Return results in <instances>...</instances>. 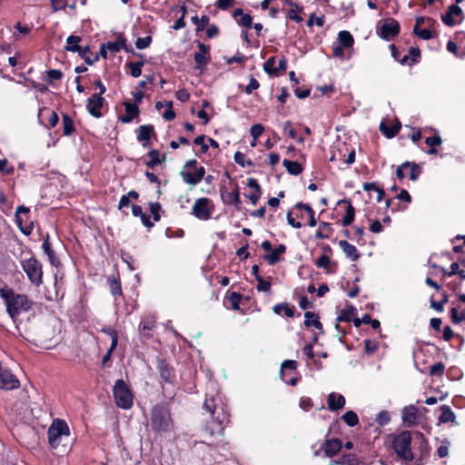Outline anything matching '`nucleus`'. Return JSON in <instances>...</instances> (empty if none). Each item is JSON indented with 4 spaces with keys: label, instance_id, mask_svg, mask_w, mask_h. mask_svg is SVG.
<instances>
[{
    "label": "nucleus",
    "instance_id": "nucleus-8",
    "mask_svg": "<svg viewBox=\"0 0 465 465\" xmlns=\"http://www.w3.org/2000/svg\"><path fill=\"white\" fill-rule=\"evenodd\" d=\"M210 200L208 198H199L194 202L192 213L201 220H208L211 217L212 210L209 207Z\"/></svg>",
    "mask_w": 465,
    "mask_h": 465
},
{
    "label": "nucleus",
    "instance_id": "nucleus-31",
    "mask_svg": "<svg viewBox=\"0 0 465 465\" xmlns=\"http://www.w3.org/2000/svg\"><path fill=\"white\" fill-rule=\"evenodd\" d=\"M63 129L64 135H70L74 131V123L67 114L63 115Z\"/></svg>",
    "mask_w": 465,
    "mask_h": 465
},
{
    "label": "nucleus",
    "instance_id": "nucleus-29",
    "mask_svg": "<svg viewBox=\"0 0 465 465\" xmlns=\"http://www.w3.org/2000/svg\"><path fill=\"white\" fill-rule=\"evenodd\" d=\"M159 371H160V376L162 380H163L166 382H171L172 379L173 377V373L172 369L165 364L164 362H161L159 364Z\"/></svg>",
    "mask_w": 465,
    "mask_h": 465
},
{
    "label": "nucleus",
    "instance_id": "nucleus-42",
    "mask_svg": "<svg viewBox=\"0 0 465 465\" xmlns=\"http://www.w3.org/2000/svg\"><path fill=\"white\" fill-rule=\"evenodd\" d=\"M111 337H112V344L106 353L105 356H104L103 358V361H106L109 358H110V354L111 352L115 349V347L117 346V334L115 331H111Z\"/></svg>",
    "mask_w": 465,
    "mask_h": 465
},
{
    "label": "nucleus",
    "instance_id": "nucleus-60",
    "mask_svg": "<svg viewBox=\"0 0 465 465\" xmlns=\"http://www.w3.org/2000/svg\"><path fill=\"white\" fill-rule=\"evenodd\" d=\"M194 143L197 144V145H201L203 153H206L207 152L208 145L205 143V136L204 135L197 136L194 139Z\"/></svg>",
    "mask_w": 465,
    "mask_h": 465
},
{
    "label": "nucleus",
    "instance_id": "nucleus-33",
    "mask_svg": "<svg viewBox=\"0 0 465 465\" xmlns=\"http://www.w3.org/2000/svg\"><path fill=\"white\" fill-rule=\"evenodd\" d=\"M288 4L292 7L288 13V17L296 22L302 21V18L298 15V13L302 11V8L292 2H288Z\"/></svg>",
    "mask_w": 465,
    "mask_h": 465
},
{
    "label": "nucleus",
    "instance_id": "nucleus-14",
    "mask_svg": "<svg viewBox=\"0 0 465 465\" xmlns=\"http://www.w3.org/2000/svg\"><path fill=\"white\" fill-rule=\"evenodd\" d=\"M345 404V398L335 392H331L328 396V407L331 411L342 409Z\"/></svg>",
    "mask_w": 465,
    "mask_h": 465
},
{
    "label": "nucleus",
    "instance_id": "nucleus-62",
    "mask_svg": "<svg viewBox=\"0 0 465 465\" xmlns=\"http://www.w3.org/2000/svg\"><path fill=\"white\" fill-rule=\"evenodd\" d=\"M228 196L235 206H238L241 203L240 193L237 188L233 192L229 193Z\"/></svg>",
    "mask_w": 465,
    "mask_h": 465
},
{
    "label": "nucleus",
    "instance_id": "nucleus-56",
    "mask_svg": "<svg viewBox=\"0 0 465 465\" xmlns=\"http://www.w3.org/2000/svg\"><path fill=\"white\" fill-rule=\"evenodd\" d=\"M331 262L330 258L327 255H322L317 261L316 265L320 268H327Z\"/></svg>",
    "mask_w": 465,
    "mask_h": 465
},
{
    "label": "nucleus",
    "instance_id": "nucleus-21",
    "mask_svg": "<svg viewBox=\"0 0 465 465\" xmlns=\"http://www.w3.org/2000/svg\"><path fill=\"white\" fill-rule=\"evenodd\" d=\"M155 324V320L153 316H147L143 319L140 324V331L143 332L145 336H150V331L153 329Z\"/></svg>",
    "mask_w": 465,
    "mask_h": 465
},
{
    "label": "nucleus",
    "instance_id": "nucleus-36",
    "mask_svg": "<svg viewBox=\"0 0 465 465\" xmlns=\"http://www.w3.org/2000/svg\"><path fill=\"white\" fill-rule=\"evenodd\" d=\"M143 63V62H130L127 64V66L131 69V74L134 77H139L142 74V66Z\"/></svg>",
    "mask_w": 465,
    "mask_h": 465
},
{
    "label": "nucleus",
    "instance_id": "nucleus-6",
    "mask_svg": "<svg viewBox=\"0 0 465 465\" xmlns=\"http://www.w3.org/2000/svg\"><path fill=\"white\" fill-rule=\"evenodd\" d=\"M152 426L158 431H166L171 427V417L168 410L155 406L152 411Z\"/></svg>",
    "mask_w": 465,
    "mask_h": 465
},
{
    "label": "nucleus",
    "instance_id": "nucleus-44",
    "mask_svg": "<svg viewBox=\"0 0 465 465\" xmlns=\"http://www.w3.org/2000/svg\"><path fill=\"white\" fill-rule=\"evenodd\" d=\"M264 128L261 124H256L251 127L250 134L253 140H257V138L263 133Z\"/></svg>",
    "mask_w": 465,
    "mask_h": 465
},
{
    "label": "nucleus",
    "instance_id": "nucleus-7",
    "mask_svg": "<svg viewBox=\"0 0 465 465\" xmlns=\"http://www.w3.org/2000/svg\"><path fill=\"white\" fill-rule=\"evenodd\" d=\"M400 32V25L393 18H387L381 22L379 28V35L386 40L396 36Z\"/></svg>",
    "mask_w": 465,
    "mask_h": 465
},
{
    "label": "nucleus",
    "instance_id": "nucleus-49",
    "mask_svg": "<svg viewBox=\"0 0 465 465\" xmlns=\"http://www.w3.org/2000/svg\"><path fill=\"white\" fill-rule=\"evenodd\" d=\"M160 210H161L160 203H150V212L153 214L154 221H156V222L159 221L161 218L160 213H159Z\"/></svg>",
    "mask_w": 465,
    "mask_h": 465
},
{
    "label": "nucleus",
    "instance_id": "nucleus-34",
    "mask_svg": "<svg viewBox=\"0 0 465 465\" xmlns=\"http://www.w3.org/2000/svg\"><path fill=\"white\" fill-rule=\"evenodd\" d=\"M275 61V57L272 56L263 64L264 71L271 75H275L278 73V69H276V67L274 66Z\"/></svg>",
    "mask_w": 465,
    "mask_h": 465
},
{
    "label": "nucleus",
    "instance_id": "nucleus-4",
    "mask_svg": "<svg viewBox=\"0 0 465 465\" xmlns=\"http://www.w3.org/2000/svg\"><path fill=\"white\" fill-rule=\"evenodd\" d=\"M21 265L23 271L27 275L29 281L33 284L39 286L43 282V272L41 263L35 258L30 257L28 259L23 260L21 262Z\"/></svg>",
    "mask_w": 465,
    "mask_h": 465
},
{
    "label": "nucleus",
    "instance_id": "nucleus-59",
    "mask_svg": "<svg viewBox=\"0 0 465 465\" xmlns=\"http://www.w3.org/2000/svg\"><path fill=\"white\" fill-rule=\"evenodd\" d=\"M425 143L429 146L434 147V146L440 145L442 143V141H441V138L440 136H432V137L426 138Z\"/></svg>",
    "mask_w": 465,
    "mask_h": 465
},
{
    "label": "nucleus",
    "instance_id": "nucleus-12",
    "mask_svg": "<svg viewBox=\"0 0 465 465\" xmlns=\"http://www.w3.org/2000/svg\"><path fill=\"white\" fill-rule=\"evenodd\" d=\"M418 419H419V412H418V409L415 406L410 405L403 409L402 420L408 427H411L414 424H416L418 421Z\"/></svg>",
    "mask_w": 465,
    "mask_h": 465
},
{
    "label": "nucleus",
    "instance_id": "nucleus-24",
    "mask_svg": "<svg viewBox=\"0 0 465 465\" xmlns=\"http://www.w3.org/2000/svg\"><path fill=\"white\" fill-rule=\"evenodd\" d=\"M441 414L439 418L440 423H447L455 420V414L448 405H443L440 408Z\"/></svg>",
    "mask_w": 465,
    "mask_h": 465
},
{
    "label": "nucleus",
    "instance_id": "nucleus-53",
    "mask_svg": "<svg viewBox=\"0 0 465 465\" xmlns=\"http://www.w3.org/2000/svg\"><path fill=\"white\" fill-rule=\"evenodd\" d=\"M172 104L173 103L172 102H168L166 104V106L168 107V109L163 113V117L166 120V121H172L173 119H174L175 117V114L174 112L172 110Z\"/></svg>",
    "mask_w": 465,
    "mask_h": 465
},
{
    "label": "nucleus",
    "instance_id": "nucleus-41",
    "mask_svg": "<svg viewBox=\"0 0 465 465\" xmlns=\"http://www.w3.org/2000/svg\"><path fill=\"white\" fill-rule=\"evenodd\" d=\"M448 302V295L443 294V298L440 302H435L433 300L430 301V307L436 310L437 312H443V306Z\"/></svg>",
    "mask_w": 465,
    "mask_h": 465
},
{
    "label": "nucleus",
    "instance_id": "nucleus-16",
    "mask_svg": "<svg viewBox=\"0 0 465 465\" xmlns=\"http://www.w3.org/2000/svg\"><path fill=\"white\" fill-rule=\"evenodd\" d=\"M341 448V441L338 439L328 440L325 441L323 450L328 457L337 454Z\"/></svg>",
    "mask_w": 465,
    "mask_h": 465
},
{
    "label": "nucleus",
    "instance_id": "nucleus-19",
    "mask_svg": "<svg viewBox=\"0 0 465 465\" xmlns=\"http://www.w3.org/2000/svg\"><path fill=\"white\" fill-rule=\"evenodd\" d=\"M81 37L78 35H70L66 39V46L64 49L69 52L82 53V46L79 45Z\"/></svg>",
    "mask_w": 465,
    "mask_h": 465
},
{
    "label": "nucleus",
    "instance_id": "nucleus-25",
    "mask_svg": "<svg viewBox=\"0 0 465 465\" xmlns=\"http://www.w3.org/2000/svg\"><path fill=\"white\" fill-rule=\"evenodd\" d=\"M282 164L290 174L298 175L302 172V168L298 162L285 159L283 160Z\"/></svg>",
    "mask_w": 465,
    "mask_h": 465
},
{
    "label": "nucleus",
    "instance_id": "nucleus-47",
    "mask_svg": "<svg viewBox=\"0 0 465 465\" xmlns=\"http://www.w3.org/2000/svg\"><path fill=\"white\" fill-rule=\"evenodd\" d=\"M191 20L193 24L199 25L198 30H203V27L208 24L209 17L207 15H203L201 19H199L197 16H193Z\"/></svg>",
    "mask_w": 465,
    "mask_h": 465
},
{
    "label": "nucleus",
    "instance_id": "nucleus-28",
    "mask_svg": "<svg viewBox=\"0 0 465 465\" xmlns=\"http://www.w3.org/2000/svg\"><path fill=\"white\" fill-rule=\"evenodd\" d=\"M338 39L343 47H351L354 43L352 35L348 31H341L338 35Z\"/></svg>",
    "mask_w": 465,
    "mask_h": 465
},
{
    "label": "nucleus",
    "instance_id": "nucleus-48",
    "mask_svg": "<svg viewBox=\"0 0 465 465\" xmlns=\"http://www.w3.org/2000/svg\"><path fill=\"white\" fill-rule=\"evenodd\" d=\"M376 421L381 426H383V425L387 424L390 421V415H389V413L387 411H382L379 412L378 415H377V418H376Z\"/></svg>",
    "mask_w": 465,
    "mask_h": 465
},
{
    "label": "nucleus",
    "instance_id": "nucleus-1",
    "mask_svg": "<svg viewBox=\"0 0 465 465\" xmlns=\"http://www.w3.org/2000/svg\"><path fill=\"white\" fill-rule=\"evenodd\" d=\"M0 296L6 303V312L15 320L22 312L32 307V302L25 294H16L12 289H0Z\"/></svg>",
    "mask_w": 465,
    "mask_h": 465
},
{
    "label": "nucleus",
    "instance_id": "nucleus-51",
    "mask_svg": "<svg viewBox=\"0 0 465 465\" xmlns=\"http://www.w3.org/2000/svg\"><path fill=\"white\" fill-rule=\"evenodd\" d=\"M330 228L331 227H330L329 223H322L320 224L319 230L316 232V237L319 238V239H323V238L328 237V235L326 233H324V232L330 230Z\"/></svg>",
    "mask_w": 465,
    "mask_h": 465
},
{
    "label": "nucleus",
    "instance_id": "nucleus-5",
    "mask_svg": "<svg viewBox=\"0 0 465 465\" xmlns=\"http://www.w3.org/2000/svg\"><path fill=\"white\" fill-rule=\"evenodd\" d=\"M48 442L52 448H57L61 443L63 436L69 435V428L63 420H54L47 431Z\"/></svg>",
    "mask_w": 465,
    "mask_h": 465
},
{
    "label": "nucleus",
    "instance_id": "nucleus-23",
    "mask_svg": "<svg viewBox=\"0 0 465 465\" xmlns=\"http://www.w3.org/2000/svg\"><path fill=\"white\" fill-rule=\"evenodd\" d=\"M304 317H305L304 325L306 327L313 326L316 329H318L321 331H322V324L321 323L319 319L317 317H315L314 312H306L305 314H304Z\"/></svg>",
    "mask_w": 465,
    "mask_h": 465
},
{
    "label": "nucleus",
    "instance_id": "nucleus-54",
    "mask_svg": "<svg viewBox=\"0 0 465 465\" xmlns=\"http://www.w3.org/2000/svg\"><path fill=\"white\" fill-rule=\"evenodd\" d=\"M46 74L50 80H60L63 77V73L56 69L48 70Z\"/></svg>",
    "mask_w": 465,
    "mask_h": 465
},
{
    "label": "nucleus",
    "instance_id": "nucleus-63",
    "mask_svg": "<svg viewBox=\"0 0 465 465\" xmlns=\"http://www.w3.org/2000/svg\"><path fill=\"white\" fill-rule=\"evenodd\" d=\"M247 186L249 188H252L253 189L255 192H260L261 193V186L260 184L258 183L257 180L254 179V178H249L248 181H247Z\"/></svg>",
    "mask_w": 465,
    "mask_h": 465
},
{
    "label": "nucleus",
    "instance_id": "nucleus-45",
    "mask_svg": "<svg viewBox=\"0 0 465 465\" xmlns=\"http://www.w3.org/2000/svg\"><path fill=\"white\" fill-rule=\"evenodd\" d=\"M89 53V47L88 46H85V47H82V53H78L79 55L84 59L85 63H87L88 64H93L94 61H96L98 59V54H95L94 57L93 59H91L87 54Z\"/></svg>",
    "mask_w": 465,
    "mask_h": 465
},
{
    "label": "nucleus",
    "instance_id": "nucleus-39",
    "mask_svg": "<svg viewBox=\"0 0 465 465\" xmlns=\"http://www.w3.org/2000/svg\"><path fill=\"white\" fill-rule=\"evenodd\" d=\"M258 285L257 290L268 292L271 290V282L268 281H265L262 276L257 275Z\"/></svg>",
    "mask_w": 465,
    "mask_h": 465
},
{
    "label": "nucleus",
    "instance_id": "nucleus-35",
    "mask_svg": "<svg viewBox=\"0 0 465 465\" xmlns=\"http://www.w3.org/2000/svg\"><path fill=\"white\" fill-rule=\"evenodd\" d=\"M353 220H354V208L351 203H349L346 207V213L342 220V225L348 226L353 222Z\"/></svg>",
    "mask_w": 465,
    "mask_h": 465
},
{
    "label": "nucleus",
    "instance_id": "nucleus-9",
    "mask_svg": "<svg viewBox=\"0 0 465 465\" xmlns=\"http://www.w3.org/2000/svg\"><path fill=\"white\" fill-rule=\"evenodd\" d=\"M204 174L205 169L203 166L196 169V172L194 173L184 169H182L180 172V175L183 181L191 186H195L197 183H199L204 177Z\"/></svg>",
    "mask_w": 465,
    "mask_h": 465
},
{
    "label": "nucleus",
    "instance_id": "nucleus-27",
    "mask_svg": "<svg viewBox=\"0 0 465 465\" xmlns=\"http://www.w3.org/2000/svg\"><path fill=\"white\" fill-rule=\"evenodd\" d=\"M104 46H106V48L113 53L119 52L121 49H125L126 51H128L125 45V39L123 37H119L114 42H108L104 44Z\"/></svg>",
    "mask_w": 465,
    "mask_h": 465
},
{
    "label": "nucleus",
    "instance_id": "nucleus-46",
    "mask_svg": "<svg viewBox=\"0 0 465 465\" xmlns=\"http://www.w3.org/2000/svg\"><path fill=\"white\" fill-rule=\"evenodd\" d=\"M444 364L442 362H437L430 366V375H442L444 371Z\"/></svg>",
    "mask_w": 465,
    "mask_h": 465
},
{
    "label": "nucleus",
    "instance_id": "nucleus-22",
    "mask_svg": "<svg viewBox=\"0 0 465 465\" xmlns=\"http://www.w3.org/2000/svg\"><path fill=\"white\" fill-rule=\"evenodd\" d=\"M401 129V124L398 122L391 127H388L385 123L381 122L380 124L381 132L388 138L395 136Z\"/></svg>",
    "mask_w": 465,
    "mask_h": 465
},
{
    "label": "nucleus",
    "instance_id": "nucleus-61",
    "mask_svg": "<svg viewBox=\"0 0 465 465\" xmlns=\"http://www.w3.org/2000/svg\"><path fill=\"white\" fill-rule=\"evenodd\" d=\"M414 34L424 40H429L432 37V33L429 29L420 28L418 29V32Z\"/></svg>",
    "mask_w": 465,
    "mask_h": 465
},
{
    "label": "nucleus",
    "instance_id": "nucleus-2",
    "mask_svg": "<svg viewBox=\"0 0 465 465\" xmlns=\"http://www.w3.org/2000/svg\"><path fill=\"white\" fill-rule=\"evenodd\" d=\"M411 436L409 431H402L394 437L392 447L396 454L406 461L413 460V454L411 450Z\"/></svg>",
    "mask_w": 465,
    "mask_h": 465
},
{
    "label": "nucleus",
    "instance_id": "nucleus-43",
    "mask_svg": "<svg viewBox=\"0 0 465 465\" xmlns=\"http://www.w3.org/2000/svg\"><path fill=\"white\" fill-rule=\"evenodd\" d=\"M124 105L127 114L132 115L134 117H135L138 114L139 109L136 104H132L130 102H124Z\"/></svg>",
    "mask_w": 465,
    "mask_h": 465
},
{
    "label": "nucleus",
    "instance_id": "nucleus-52",
    "mask_svg": "<svg viewBox=\"0 0 465 465\" xmlns=\"http://www.w3.org/2000/svg\"><path fill=\"white\" fill-rule=\"evenodd\" d=\"M365 351L367 353H372L378 349V343L370 340L364 341Z\"/></svg>",
    "mask_w": 465,
    "mask_h": 465
},
{
    "label": "nucleus",
    "instance_id": "nucleus-55",
    "mask_svg": "<svg viewBox=\"0 0 465 465\" xmlns=\"http://www.w3.org/2000/svg\"><path fill=\"white\" fill-rule=\"evenodd\" d=\"M259 86H260L259 82L256 79H254L253 77H252L250 79L249 84L245 87V92H246V94H252V92L253 90L258 89Z\"/></svg>",
    "mask_w": 465,
    "mask_h": 465
},
{
    "label": "nucleus",
    "instance_id": "nucleus-32",
    "mask_svg": "<svg viewBox=\"0 0 465 465\" xmlns=\"http://www.w3.org/2000/svg\"><path fill=\"white\" fill-rule=\"evenodd\" d=\"M342 420L349 426H355L359 422L357 414L352 411H348L342 416Z\"/></svg>",
    "mask_w": 465,
    "mask_h": 465
},
{
    "label": "nucleus",
    "instance_id": "nucleus-30",
    "mask_svg": "<svg viewBox=\"0 0 465 465\" xmlns=\"http://www.w3.org/2000/svg\"><path fill=\"white\" fill-rule=\"evenodd\" d=\"M213 429L210 430V435H214L215 433L220 438L216 441H212L210 444L213 445H219L223 441V427L222 426V421H218L217 423L213 424Z\"/></svg>",
    "mask_w": 465,
    "mask_h": 465
},
{
    "label": "nucleus",
    "instance_id": "nucleus-50",
    "mask_svg": "<svg viewBox=\"0 0 465 465\" xmlns=\"http://www.w3.org/2000/svg\"><path fill=\"white\" fill-rule=\"evenodd\" d=\"M229 300L232 303V308L233 310H238L240 300H241V295L239 293L233 292L230 294Z\"/></svg>",
    "mask_w": 465,
    "mask_h": 465
},
{
    "label": "nucleus",
    "instance_id": "nucleus-26",
    "mask_svg": "<svg viewBox=\"0 0 465 465\" xmlns=\"http://www.w3.org/2000/svg\"><path fill=\"white\" fill-rule=\"evenodd\" d=\"M234 18L237 19L238 16L241 18L238 20V23L244 26V27H250L252 25V18L248 14H243L242 10L241 8L235 9L233 12Z\"/></svg>",
    "mask_w": 465,
    "mask_h": 465
},
{
    "label": "nucleus",
    "instance_id": "nucleus-3",
    "mask_svg": "<svg viewBox=\"0 0 465 465\" xmlns=\"http://www.w3.org/2000/svg\"><path fill=\"white\" fill-rule=\"evenodd\" d=\"M115 403L122 409H130L133 405V394L123 380H117L114 387Z\"/></svg>",
    "mask_w": 465,
    "mask_h": 465
},
{
    "label": "nucleus",
    "instance_id": "nucleus-20",
    "mask_svg": "<svg viewBox=\"0 0 465 465\" xmlns=\"http://www.w3.org/2000/svg\"><path fill=\"white\" fill-rule=\"evenodd\" d=\"M148 156L150 161L146 163V165L151 169L166 160L165 154L161 157L160 153L155 149L151 150L148 153Z\"/></svg>",
    "mask_w": 465,
    "mask_h": 465
},
{
    "label": "nucleus",
    "instance_id": "nucleus-13",
    "mask_svg": "<svg viewBox=\"0 0 465 465\" xmlns=\"http://www.w3.org/2000/svg\"><path fill=\"white\" fill-rule=\"evenodd\" d=\"M199 52L194 54V61L196 63V68L202 69L205 66L210 59L208 55L209 47L203 43H198Z\"/></svg>",
    "mask_w": 465,
    "mask_h": 465
},
{
    "label": "nucleus",
    "instance_id": "nucleus-57",
    "mask_svg": "<svg viewBox=\"0 0 465 465\" xmlns=\"http://www.w3.org/2000/svg\"><path fill=\"white\" fill-rule=\"evenodd\" d=\"M203 408L209 411L211 414H214V411H215V404H214V400L213 399H206L204 403H203Z\"/></svg>",
    "mask_w": 465,
    "mask_h": 465
},
{
    "label": "nucleus",
    "instance_id": "nucleus-15",
    "mask_svg": "<svg viewBox=\"0 0 465 465\" xmlns=\"http://www.w3.org/2000/svg\"><path fill=\"white\" fill-rule=\"evenodd\" d=\"M153 135H155V132L153 125H141L139 128L137 139L140 142H143V145L147 147L148 141Z\"/></svg>",
    "mask_w": 465,
    "mask_h": 465
},
{
    "label": "nucleus",
    "instance_id": "nucleus-38",
    "mask_svg": "<svg viewBox=\"0 0 465 465\" xmlns=\"http://www.w3.org/2000/svg\"><path fill=\"white\" fill-rule=\"evenodd\" d=\"M450 317H451L452 322L455 324H458L465 320V312H459L457 308H452L450 311Z\"/></svg>",
    "mask_w": 465,
    "mask_h": 465
},
{
    "label": "nucleus",
    "instance_id": "nucleus-40",
    "mask_svg": "<svg viewBox=\"0 0 465 465\" xmlns=\"http://www.w3.org/2000/svg\"><path fill=\"white\" fill-rule=\"evenodd\" d=\"M151 42V36L138 37L135 41V46L137 49H144L150 45Z\"/></svg>",
    "mask_w": 465,
    "mask_h": 465
},
{
    "label": "nucleus",
    "instance_id": "nucleus-11",
    "mask_svg": "<svg viewBox=\"0 0 465 465\" xmlns=\"http://www.w3.org/2000/svg\"><path fill=\"white\" fill-rule=\"evenodd\" d=\"M28 213H29V209L25 206H19L15 212L17 224H18L20 230L22 231V232H24L26 235L30 234L32 232V229H33L32 223H27L26 221H24L21 214H27Z\"/></svg>",
    "mask_w": 465,
    "mask_h": 465
},
{
    "label": "nucleus",
    "instance_id": "nucleus-64",
    "mask_svg": "<svg viewBox=\"0 0 465 465\" xmlns=\"http://www.w3.org/2000/svg\"><path fill=\"white\" fill-rule=\"evenodd\" d=\"M189 97H190L189 93L184 89H182V90H179L176 92V98L178 100H180L181 102L187 101L189 99Z\"/></svg>",
    "mask_w": 465,
    "mask_h": 465
},
{
    "label": "nucleus",
    "instance_id": "nucleus-10",
    "mask_svg": "<svg viewBox=\"0 0 465 465\" xmlns=\"http://www.w3.org/2000/svg\"><path fill=\"white\" fill-rule=\"evenodd\" d=\"M103 104L104 98L100 94H94L87 101L86 106L89 114L96 118L100 117Z\"/></svg>",
    "mask_w": 465,
    "mask_h": 465
},
{
    "label": "nucleus",
    "instance_id": "nucleus-58",
    "mask_svg": "<svg viewBox=\"0 0 465 465\" xmlns=\"http://www.w3.org/2000/svg\"><path fill=\"white\" fill-rule=\"evenodd\" d=\"M0 172L5 173H12L14 172V168L8 165V162L6 159L0 160Z\"/></svg>",
    "mask_w": 465,
    "mask_h": 465
},
{
    "label": "nucleus",
    "instance_id": "nucleus-37",
    "mask_svg": "<svg viewBox=\"0 0 465 465\" xmlns=\"http://www.w3.org/2000/svg\"><path fill=\"white\" fill-rule=\"evenodd\" d=\"M108 281L110 282V288H111L112 294L113 295H121L122 291H121L120 282L114 277H109Z\"/></svg>",
    "mask_w": 465,
    "mask_h": 465
},
{
    "label": "nucleus",
    "instance_id": "nucleus-17",
    "mask_svg": "<svg viewBox=\"0 0 465 465\" xmlns=\"http://www.w3.org/2000/svg\"><path fill=\"white\" fill-rule=\"evenodd\" d=\"M339 246L341 247L342 252L352 261H356L359 258L360 255L356 247L348 242L347 241H340Z\"/></svg>",
    "mask_w": 465,
    "mask_h": 465
},
{
    "label": "nucleus",
    "instance_id": "nucleus-18",
    "mask_svg": "<svg viewBox=\"0 0 465 465\" xmlns=\"http://www.w3.org/2000/svg\"><path fill=\"white\" fill-rule=\"evenodd\" d=\"M286 247L283 244H280L271 253L265 254L264 259L271 264L273 265L280 261V255L284 253Z\"/></svg>",
    "mask_w": 465,
    "mask_h": 465
}]
</instances>
